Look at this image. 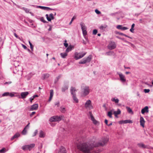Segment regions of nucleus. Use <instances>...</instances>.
Segmentation results:
<instances>
[{
    "label": "nucleus",
    "instance_id": "1",
    "mask_svg": "<svg viewBox=\"0 0 153 153\" xmlns=\"http://www.w3.org/2000/svg\"><path fill=\"white\" fill-rule=\"evenodd\" d=\"M108 137H104L101 142L91 144L88 142L79 143L77 145L78 149L85 153H90L94 147L103 146L108 142Z\"/></svg>",
    "mask_w": 153,
    "mask_h": 153
},
{
    "label": "nucleus",
    "instance_id": "2",
    "mask_svg": "<svg viewBox=\"0 0 153 153\" xmlns=\"http://www.w3.org/2000/svg\"><path fill=\"white\" fill-rule=\"evenodd\" d=\"M92 59V56L91 55H89L87 58L82 59L79 62L80 64H84L90 62Z\"/></svg>",
    "mask_w": 153,
    "mask_h": 153
},
{
    "label": "nucleus",
    "instance_id": "3",
    "mask_svg": "<svg viewBox=\"0 0 153 153\" xmlns=\"http://www.w3.org/2000/svg\"><path fill=\"white\" fill-rule=\"evenodd\" d=\"M63 117V115L54 116L50 118V121L51 122L59 121L62 119Z\"/></svg>",
    "mask_w": 153,
    "mask_h": 153
},
{
    "label": "nucleus",
    "instance_id": "4",
    "mask_svg": "<svg viewBox=\"0 0 153 153\" xmlns=\"http://www.w3.org/2000/svg\"><path fill=\"white\" fill-rule=\"evenodd\" d=\"M86 53V52H75L74 53V58L76 60L80 59L83 57Z\"/></svg>",
    "mask_w": 153,
    "mask_h": 153
},
{
    "label": "nucleus",
    "instance_id": "5",
    "mask_svg": "<svg viewBox=\"0 0 153 153\" xmlns=\"http://www.w3.org/2000/svg\"><path fill=\"white\" fill-rule=\"evenodd\" d=\"M116 47V45L114 42L111 41L109 43L108 48L110 50L115 49Z\"/></svg>",
    "mask_w": 153,
    "mask_h": 153
},
{
    "label": "nucleus",
    "instance_id": "6",
    "mask_svg": "<svg viewBox=\"0 0 153 153\" xmlns=\"http://www.w3.org/2000/svg\"><path fill=\"white\" fill-rule=\"evenodd\" d=\"M83 94L85 96L88 95L90 92V89L88 86H85L83 88H82Z\"/></svg>",
    "mask_w": 153,
    "mask_h": 153
},
{
    "label": "nucleus",
    "instance_id": "7",
    "mask_svg": "<svg viewBox=\"0 0 153 153\" xmlns=\"http://www.w3.org/2000/svg\"><path fill=\"white\" fill-rule=\"evenodd\" d=\"M119 75L120 81L123 82H125L126 81V79L125 76L121 73H117Z\"/></svg>",
    "mask_w": 153,
    "mask_h": 153
},
{
    "label": "nucleus",
    "instance_id": "8",
    "mask_svg": "<svg viewBox=\"0 0 153 153\" xmlns=\"http://www.w3.org/2000/svg\"><path fill=\"white\" fill-rule=\"evenodd\" d=\"M14 96V95L13 93H9L8 92H5L2 94V97L10 96L11 97H13Z\"/></svg>",
    "mask_w": 153,
    "mask_h": 153
},
{
    "label": "nucleus",
    "instance_id": "9",
    "mask_svg": "<svg viewBox=\"0 0 153 153\" xmlns=\"http://www.w3.org/2000/svg\"><path fill=\"white\" fill-rule=\"evenodd\" d=\"M46 16L47 20L48 21H51V20L54 19V17L53 16V14L52 13L50 14L49 16L48 14L46 15Z\"/></svg>",
    "mask_w": 153,
    "mask_h": 153
},
{
    "label": "nucleus",
    "instance_id": "10",
    "mask_svg": "<svg viewBox=\"0 0 153 153\" xmlns=\"http://www.w3.org/2000/svg\"><path fill=\"white\" fill-rule=\"evenodd\" d=\"M29 94V93L28 91H25L21 93V98L23 99L25 98Z\"/></svg>",
    "mask_w": 153,
    "mask_h": 153
},
{
    "label": "nucleus",
    "instance_id": "11",
    "mask_svg": "<svg viewBox=\"0 0 153 153\" xmlns=\"http://www.w3.org/2000/svg\"><path fill=\"white\" fill-rule=\"evenodd\" d=\"M91 106V102L90 100H88L85 104V108H89Z\"/></svg>",
    "mask_w": 153,
    "mask_h": 153
},
{
    "label": "nucleus",
    "instance_id": "12",
    "mask_svg": "<svg viewBox=\"0 0 153 153\" xmlns=\"http://www.w3.org/2000/svg\"><path fill=\"white\" fill-rule=\"evenodd\" d=\"M149 111L148 107L146 106L141 110V112L143 114H144L145 113H148Z\"/></svg>",
    "mask_w": 153,
    "mask_h": 153
},
{
    "label": "nucleus",
    "instance_id": "13",
    "mask_svg": "<svg viewBox=\"0 0 153 153\" xmlns=\"http://www.w3.org/2000/svg\"><path fill=\"white\" fill-rule=\"evenodd\" d=\"M38 107V104H35L32 105L30 109V111H33L36 110L37 109Z\"/></svg>",
    "mask_w": 153,
    "mask_h": 153
},
{
    "label": "nucleus",
    "instance_id": "14",
    "mask_svg": "<svg viewBox=\"0 0 153 153\" xmlns=\"http://www.w3.org/2000/svg\"><path fill=\"white\" fill-rule=\"evenodd\" d=\"M145 122V121L144 120L143 118L142 117H141L140 118V125L143 127H144Z\"/></svg>",
    "mask_w": 153,
    "mask_h": 153
},
{
    "label": "nucleus",
    "instance_id": "15",
    "mask_svg": "<svg viewBox=\"0 0 153 153\" xmlns=\"http://www.w3.org/2000/svg\"><path fill=\"white\" fill-rule=\"evenodd\" d=\"M117 28L119 30H127L128 28L126 27H123L122 25H118L117 26Z\"/></svg>",
    "mask_w": 153,
    "mask_h": 153
},
{
    "label": "nucleus",
    "instance_id": "16",
    "mask_svg": "<svg viewBox=\"0 0 153 153\" xmlns=\"http://www.w3.org/2000/svg\"><path fill=\"white\" fill-rule=\"evenodd\" d=\"M89 114L90 116L91 119L92 121H93V123L95 124H96L97 123V121L94 119V117L91 114V113L90 112Z\"/></svg>",
    "mask_w": 153,
    "mask_h": 153
},
{
    "label": "nucleus",
    "instance_id": "17",
    "mask_svg": "<svg viewBox=\"0 0 153 153\" xmlns=\"http://www.w3.org/2000/svg\"><path fill=\"white\" fill-rule=\"evenodd\" d=\"M76 91V90L75 88L71 87L70 91L71 94L73 96H75L76 95L75 92Z\"/></svg>",
    "mask_w": 153,
    "mask_h": 153
},
{
    "label": "nucleus",
    "instance_id": "18",
    "mask_svg": "<svg viewBox=\"0 0 153 153\" xmlns=\"http://www.w3.org/2000/svg\"><path fill=\"white\" fill-rule=\"evenodd\" d=\"M20 135V134L19 133H17L11 137V140H13L14 139L19 137Z\"/></svg>",
    "mask_w": 153,
    "mask_h": 153
},
{
    "label": "nucleus",
    "instance_id": "19",
    "mask_svg": "<svg viewBox=\"0 0 153 153\" xmlns=\"http://www.w3.org/2000/svg\"><path fill=\"white\" fill-rule=\"evenodd\" d=\"M53 94V90H50V97L48 100V101H50L52 100V98Z\"/></svg>",
    "mask_w": 153,
    "mask_h": 153
},
{
    "label": "nucleus",
    "instance_id": "20",
    "mask_svg": "<svg viewBox=\"0 0 153 153\" xmlns=\"http://www.w3.org/2000/svg\"><path fill=\"white\" fill-rule=\"evenodd\" d=\"M80 26L81 27L82 30H86V27L85 25V24L83 22H81L80 23Z\"/></svg>",
    "mask_w": 153,
    "mask_h": 153
},
{
    "label": "nucleus",
    "instance_id": "21",
    "mask_svg": "<svg viewBox=\"0 0 153 153\" xmlns=\"http://www.w3.org/2000/svg\"><path fill=\"white\" fill-rule=\"evenodd\" d=\"M137 145L139 147L143 149L147 148V146L143 143H139Z\"/></svg>",
    "mask_w": 153,
    "mask_h": 153
},
{
    "label": "nucleus",
    "instance_id": "22",
    "mask_svg": "<svg viewBox=\"0 0 153 153\" xmlns=\"http://www.w3.org/2000/svg\"><path fill=\"white\" fill-rule=\"evenodd\" d=\"M61 56L63 58H65L68 55V53L66 52L61 53L60 54Z\"/></svg>",
    "mask_w": 153,
    "mask_h": 153
},
{
    "label": "nucleus",
    "instance_id": "23",
    "mask_svg": "<svg viewBox=\"0 0 153 153\" xmlns=\"http://www.w3.org/2000/svg\"><path fill=\"white\" fill-rule=\"evenodd\" d=\"M73 48V47L71 45L69 46L66 49V52L68 53L69 51H71L72 48Z\"/></svg>",
    "mask_w": 153,
    "mask_h": 153
},
{
    "label": "nucleus",
    "instance_id": "24",
    "mask_svg": "<svg viewBox=\"0 0 153 153\" xmlns=\"http://www.w3.org/2000/svg\"><path fill=\"white\" fill-rule=\"evenodd\" d=\"M68 86L67 85H65L62 87V91L63 92H65V91L68 89Z\"/></svg>",
    "mask_w": 153,
    "mask_h": 153
},
{
    "label": "nucleus",
    "instance_id": "25",
    "mask_svg": "<svg viewBox=\"0 0 153 153\" xmlns=\"http://www.w3.org/2000/svg\"><path fill=\"white\" fill-rule=\"evenodd\" d=\"M45 136L44 133L42 130L40 131L39 133V137H40L43 138Z\"/></svg>",
    "mask_w": 153,
    "mask_h": 153
},
{
    "label": "nucleus",
    "instance_id": "26",
    "mask_svg": "<svg viewBox=\"0 0 153 153\" xmlns=\"http://www.w3.org/2000/svg\"><path fill=\"white\" fill-rule=\"evenodd\" d=\"M121 111L118 108L117 111H114L113 112L114 114L119 115L121 114Z\"/></svg>",
    "mask_w": 153,
    "mask_h": 153
},
{
    "label": "nucleus",
    "instance_id": "27",
    "mask_svg": "<svg viewBox=\"0 0 153 153\" xmlns=\"http://www.w3.org/2000/svg\"><path fill=\"white\" fill-rule=\"evenodd\" d=\"M35 146V144L34 143H32L30 145H28V146L29 147V150L30 151L32 148L34 147Z\"/></svg>",
    "mask_w": 153,
    "mask_h": 153
},
{
    "label": "nucleus",
    "instance_id": "28",
    "mask_svg": "<svg viewBox=\"0 0 153 153\" xmlns=\"http://www.w3.org/2000/svg\"><path fill=\"white\" fill-rule=\"evenodd\" d=\"M60 110L62 113H65L66 111V109L65 108L61 106L60 108Z\"/></svg>",
    "mask_w": 153,
    "mask_h": 153
},
{
    "label": "nucleus",
    "instance_id": "29",
    "mask_svg": "<svg viewBox=\"0 0 153 153\" xmlns=\"http://www.w3.org/2000/svg\"><path fill=\"white\" fill-rule=\"evenodd\" d=\"M122 122L123 123H132V121L130 120H123L122 121Z\"/></svg>",
    "mask_w": 153,
    "mask_h": 153
},
{
    "label": "nucleus",
    "instance_id": "30",
    "mask_svg": "<svg viewBox=\"0 0 153 153\" xmlns=\"http://www.w3.org/2000/svg\"><path fill=\"white\" fill-rule=\"evenodd\" d=\"M27 129L24 128L22 132V134L23 135H25L27 134Z\"/></svg>",
    "mask_w": 153,
    "mask_h": 153
},
{
    "label": "nucleus",
    "instance_id": "31",
    "mask_svg": "<svg viewBox=\"0 0 153 153\" xmlns=\"http://www.w3.org/2000/svg\"><path fill=\"white\" fill-rule=\"evenodd\" d=\"M8 150V149L6 150V149L5 148H3L1 149L0 150V152L1 153H4Z\"/></svg>",
    "mask_w": 153,
    "mask_h": 153
},
{
    "label": "nucleus",
    "instance_id": "32",
    "mask_svg": "<svg viewBox=\"0 0 153 153\" xmlns=\"http://www.w3.org/2000/svg\"><path fill=\"white\" fill-rule=\"evenodd\" d=\"M111 100L112 101L115 102L116 103H118L119 101V100L117 98L116 99H115L114 98H112L111 99Z\"/></svg>",
    "mask_w": 153,
    "mask_h": 153
},
{
    "label": "nucleus",
    "instance_id": "33",
    "mask_svg": "<svg viewBox=\"0 0 153 153\" xmlns=\"http://www.w3.org/2000/svg\"><path fill=\"white\" fill-rule=\"evenodd\" d=\"M126 108L127 109V111L129 113L133 114L132 110L130 107L127 106L126 107Z\"/></svg>",
    "mask_w": 153,
    "mask_h": 153
},
{
    "label": "nucleus",
    "instance_id": "34",
    "mask_svg": "<svg viewBox=\"0 0 153 153\" xmlns=\"http://www.w3.org/2000/svg\"><path fill=\"white\" fill-rule=\"evenodd\" d=\"M72 97L73 98V100L74 101V102H75L76 103H78V100L76 97V95L75 96H73Z\"/></svg>",
    "mask_w": 153,
    "mask_h": 153
},
{
    "label": "nucleus",
    "instance_id": "35",
    "mask_svg": "<svg viewBox=\"0 0 153 153\" xmlns=\"http://www.w3.org/2000/svg\"><path fill=\"white\" fill-rule=\"evenodd\" d=\"M22 149L23 150H25L27 149L29 150V147L28 146V145H25L23 146L22 147Z\"/></svg>",
    "mask_w": 153,
    "mask_h": 153
},
{
    "label": "nucleus",
    "instance_id": "36",
    "mask_svg": "<svg viewBox=\"0 0 153 153\" xmlns=\"http://www.w3.org/2000/svg\"><path fill=\"white\" fill-rule=\"evenodd\" d=\"M50 75L49 74H44L43 76V78L44 79L47 78L49 77Z\"/></svg>",
    "mask_w": 153,
    "mask_h": 153
},
{
    "label": "nucleus",
    "instance_id": "37",
    "mask_svg": "<svg viewBox=\"0 0 153 153\" xmlns=\"http://www.w3.org/2000/svg\"><path fill=\"white\" fill-rule=\"evenodd\" d=\"M112 113L111 112V111H109L108 112V116L110 118H112Z\"/></svg>",
    "mask_w": 153,
    "mask_h": 153
},
{
    "label": "nucleus",
    "instance_id": "38",
    "mask_svg": "<svg viewBox=\"0 0 153 153\" xmlns=\"http://www.w3.org/2000/svg\"><path fill=\"white\" fill-rule=\"evenodd\" d=\"M22 9L24 11H25L26 13H29V9L25 7H23L22 8Z\"/></svg>",
    "mask_w": 153,
    "mask_h": 153
},
{
    "label": "nucleus",
    "instance_id": "39",
    "mask_svg": "<svg viewBox=\"0 0 153 153\" xmlns=\"http://www.w3.org/2000/svg\"><path fill=\"white\" fill-rule=\"evenodd\" d=\"M106 27H107L106 25H105V26L101 25L100 27V29L103 30L105 29V28H106Z\"/></svg>",
    "mask_w": 153,
    "mask_h": 153
},
{
    "label": "nucleus",
    "instance_id": "40",
    "mask_svg": "<svg viewBox=\"0 0 153 153\" xmlns=\"http://www.w3.org/2000/svg\"><path fill=\"white\" fill-rule=\"evenodd\" d=\"M82 33L84 36H85L87 34V32L86 31V30H82Z\"/></svg>",
    "mask_w": 153,
    "mask_h": 153
},
{
    "label": "nucleus",
    "instance_id": "41",
    "mask_svg": "<svg viewBox=\"0 0 153 153\" xmlns=\"http://www.w3.org/2000/svg\"><path fill=\"white\" fill-rule=\"evenodd\" d=\"M76 17L75 16H74L73 17V18H72V19H71V21H70V22L69 23V24L70 25H71V24L72 23V22L73 21V20H74V19H76Z\"/></svg>",
    "mask_w": 153,
    "mask_h": 153
},
{
    "label": "nucleus",
    "instance_id": "42",
    "mask_svg": "<svg viewBox=\"0 0 153 153\" xmlns=\"http://www.w3.org/2000/svg\"><path fill=\"white\" fill-rule=\"evenodd\" d=\"M40 20L44 23H46L47 22L44 19L43 17H42L41 18Z\"/></svg>",
    "mask_w": 153,
    "mask_h": 153
},
{
    "label": "nucleus",
    "instance_id": "43",
    "mask_svg": "<svg viewBox=\"0 0 153 153\" xmlns=\"http://www.w3.org/2000/svg\"><path fill=\"white\" fill-rule=\"evenodd\" d=\"M112 53H113L112 52L109 51L107 52L105 54L107 55H110L112 54Z\"/></svg>",
    "mask_w": 153,
    "mask_h": 153
},
{
    "label": "nucleus",
    "instance_id": "44",
    "mask_svg": "<svg viewBox=\"0 0 153 153\" xmlns=\"http://www.w3.org/2000/svg\"><path fill=\"white\" fill-rule=\"evenodd\" d=\"M65 43H64V45L66 48H67L68 46V44L66 43L67 41L66 40H65Z\"/></svg>",
    "mask_w": 153,
    "mask_h": 153
},
{
    "label": "nucleus",
    "instance_id": "45",
    "mask_svg": "<svg viewBox=\"0 0 153 153\" xmlns=\"http://www.w3.org/2000/svg\"><path fill=\"white\" fill-rule=\"evenodd\" d=\"M97 32V30L96 29H94L93 30V34L94 35H96Z\"/></svg>",
    "mask_w": 153,
    "mask_h": 153
},
{
    "label": "nucleus",
    "instance_id": "46",
    "mask_svg": "<svg viewBox=\"0 0 153 153\" xmlns=\"http://www.w3.org/2000/svg\"><path fill=\"white\" fill-rule=\"evenodd\" d=\"M37 133H38V130H35V131L34 133L33 134V135L32 136L34 137V136H35L37 134Z\"/></svg>",
    "mask_w": 153,
    "mask_h": 153
},
{
    "label": "nucleus",
    "instance_id": "47",
    "mask_svg": "<svg viewBox=\"0 0 153 153\" xmlns=\"http://www.w3.org/2000/svg\"><path fill=\"white\" fill-rule=\"evenodd\" d=\"M95 11L96 13L98 14H100L101 13L97 9L95 10Z\"/></svg>",
    "mask_w": 153,
    "mask_h": 153
},
{
    "label": "nucleus",
    "instance_id": "48",
    "mask_svg": "<svg viewBox=\"0 0 153 153\" xmlns=\"http://www.w3.org/2000/svg\"><path fill=\"white\" fill-rule=\"evenodd\" d=\"M14 35L16 38L19 39L20 40H21L20 38L19 37V36L17 35V34L16 33H14Z\"/></svg>",
    "mask_w": 153,
    "mask_h": 153
},
{
    "label": "nucleus",
    "instance_id": "49",
    "mask_svg": "<svg viewBox=\"0 0 153 153\" xmlns=\"http://www.w3.org/2000/svg\"><path fill=\"white\" fill-rule=\"evenodd\" d=\"M38 8H40L42 9L45 10V7L38 6Z\"/></svg>",
    "mask_w": 153,
    "mask_h": 153
},
{
    "label": "nucleus",
    "instance_id": "50",
    "mask_svg": "<svg viewBox=\"0 0 153 153\" xmlns=\"http://www.w3.org/2000/svg\"><path fill=\"white\" fill-rule=\"evenodd\" d=\"M144 91L145 93H147L149 92L150 90L149 89H144Z\"/></svg>",
    "mask_w": 153,
    "mask_h": 153
},
{
    "label": "nucleus",
    "instance_id": "51",
    "mask_svg": "<svg viewBox=\"0 0 153 153\" xmlns=\"http://www.w3.org/2000/svg\"><path fill=\"white\" fill-rule=\"evenodd\" d=\"M124 41H125L126 42V43H128V44H131V46H134V45H133V44H132V43H130V42H128V41H126V40H124Z\"/></svg>",
    "mask_w": 153,
    "mask_h": 153
},
{
    "label": "nucleus",
    "instance_id": "52",
    "mask_svg": "<svg viewBox=\"0 0 153 153\" xmlns=\"http://www.w3.org/2000/svg\"><path fill=\"white\" fill-rule=\"evenodd\" d=\"M22 47H23V48L24 49H27V47L26 46H25V45H24L23 44H22Z\"/></svg>",
    "mask_w": 153,
    "mask_h": 153
},
{
    "label": "nucleus",
    "instance_id": "53",
    "mask_svg": "<svg viewBox=\"0 0 153 153\" xmlns=\"http://www.w3.org/2000/svg\"><path fill=\"white\" fill-rule=\"evenodd\" d=\"M30 124V123H29L28 124L25 126V128H26L28 129L29 127V125Z\"/></svg>",
    "mask_w": 153,
    "mask_h": 153
},
{
    "label": "nucleus",
    "instance_id": "54",
    "mask_svg": "<svg viewBox=\"0 0 153 153\" xmlns=\"http://www.w3.org/2000/svg\"><path fill=\"white\" fill-rule=\"evenodd\" d=\"M49 9H50V8L48 7H45V10H49Z\"/></svg>",
    "mask_w": 153,
    "mask_h": 153
},
{
    "label": "nucleus",
    "instance_id": "55",
    "mask_svg": "<svg viewBox=\"0 0 153 153\" xmlns=\"http://www.w3.org/2000/svg\"><path fill=\"white\" fill-rule=\"evenodd\" d=\"M36 113V112L35 111L33 112L30 114V116L31 117H32L33 115L34 114Z\"/></svg>",
    "mask_w": 153,
    "mask_h": 153
},
{
    "label": "nucleus",
    "instance_id": "56",
    "mask_svg": "<svg viewBox=\"0 0 153 153\" xmlns=\"http://www.w3.org/2000/svg\"><path fill=\"white\" fill-rule=\"evenodd\" d=\"M59 102H57L55 103V105H57V106H59Z\"/></svg>",
    "mask_w": 153,
    "mask_h": 153
},
{
    "label": "nucleus",
    "instance_id": "57",
    "mask_svg": "<svg viewBox=\"0 0 153 153\" xmlns=\"http://www.w3.org/2000/svg\"><path fill=\"white\" fill-rule=\"evenodd\" d=\"M117 33L118 34H119L120 35H122V36H124L125 35L124 34L122 33L118 32Z\"/></svg>",
    "mask_w": 153,
    "mask_h": 153
},
{
    "label": "nucleus",
    "instance_id": "58",
    "mask_svg": "<svg viewBox=\"0 0 153 153\" xmlns=\"http://www.w3.org/2000/svg\"><path fill=\"white\" fill-rule=\"evenodd\" d=\"M34 99H33V97H31L30 98L29 100L31 103L32 102V101Z\"/></svg>",
    "mask_w": 153,
    "mask_h": 153
},
{
    "label": "nucleus",
    "instance_id": "59",
    "mask_svg": "<svg viewBox=\"0 0 153 153\" xmlns=\"http://www.w3.org/2000/svg\"><path fill=\"white\" fill-rule=\"evenodd\" d=\"M61 75H60L56 77V79H57V80H58L61 77Z\"/></svg>",
    "mask_w": 153,
    "mask_h": 153
},
{
    "label": "nucleus",
    "instance_id": "60",
    "mask_svg": "<svg viewBox=\"0 0 153 153\" xmlns=\"http://www.w3.org/2000/svg\"><path fill=\"white\" fill-rule=\"evenodd\" d=\"M38 96H39L38 95H33L32 97H33V99H34L36 97H38Z\"/></svg>",
    "mask_w": 153,
    "mask_h": 153
},
{
    "label": "nucleus",
    "instance_id": "61",
    "mask_svg": "<svg viewBox=\"0 0 153 153\" xmlns=\"http://www.w3.org/2000/svg\"><path fill=\"white\" fill-rule=\"evenodd\" d=\"M30 49H31V51H33V45H30Z\"/></svg>",
    "mask_w": 153,
    "mask_h": 153
},
{
    "label": "nucleus",
    "instance_id": "62",
    "mask_svg": "<svg viewBox=\"0 0 153 153\" xmlns=\"http://www.w3.org/2000/svg\"><path fill=\"white\" fill-rule=\"evenodd\" d=\"M124 36H125V37H127L129 38H130V39H132V38L129 36H128L127 35H126V34H125V35Z\"/></svg>",
    "mask_w": 153,
    "mask_h": 153
},
{
    "label": "nucleus",
    "instance_id": "63",
    "mask_svg": "<svg viewBox=\"0 0 153 153\" xmlns=\"http://www.w3.org/2000/svg\"><path fill=\"white\" fill-rule=\"evenodd\" d=\"M134 29L133 28H131L130 29V31L132 33H133L134 32Z\"/></svg>",
    "mask_w": 153,
    "mask_h": 153
},
{
    "label": "nucleus",
    "instance_id": "64",
    "mask_svg": "<svg viewBox=\"0 0 153 153\" xmlns=\"http://www.w3.org/2000/svg\"><path fill=\"white\" fill-rule=\"evenodd\" d=\"M108 120H107L105 119V123L107 125L108 124Z\"/></svg>",
    "mask_w": 153,
    "mask_h": 153
}]
</instances>
